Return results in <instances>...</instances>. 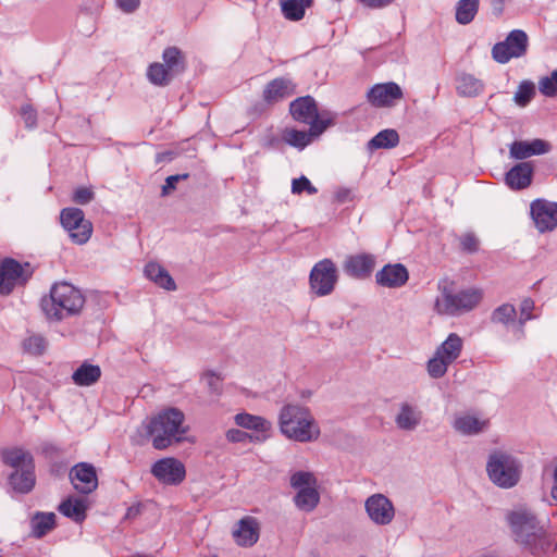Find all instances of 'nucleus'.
I'll use <instances>...</instances> for the list:
<instances>
[{
	"mask_svg": "<svg viewBox=\"0 0 557 557\" xmlns=\"http://www.w3.org/2000/svg\"><path fill=\"white\" fill-rule=\"evenodd\" d=\"M507 521L516 542L531 555L541 556L555 550L554 540L543 531L530 510L524 508L513 510L507 515Z\"/></svg>",
	"mask_w": 557,
	"mask_h": 557,
	"instance_id": "f257e3e1",
	"label": "nucleus"
},
{
	"mask_svg": "<svg viewBox=\"0 0 557 557\" xmlns=\"http://www.w3.org/2000/svg\"><path fill=\"white\" fill-rule=\"evenodd\" d=\"M278 428L285 437L299 443L314 442L321 433L310 409L297 403L286 404L281 408Z\"/></svg>",
	"mask_w": 557,
	"mask_h": 557,
	"instance_id": "f03ea898",
	"label": "nucleus"
},
{
	"mask_svg": "<svg viewBox=\"0 0 557 557\" xmlns=\"http://www.w3.org/2000/svg\"><path fill=\"white\" fill-rule=\"evenodd\" d=\"M185 416L177 408H168L152 417L147 424V433L152 440V446L162 450L181 443L188 432L184 424Z\"/></svg>",
	"mask_w": 557,
	"mask_h": 557,
	"instance_id": "7ed1b4c3",
	"label": "nucleus"
},
{
	"mask_svg": "<svg viewBox=\"0 0 557 557\" xmlns=\"http://www.w3.org/2000/svg\"><path fill=\"white\" fill-rule=\"evenodd\" d=\"M85 305L83 293L67 282H59L51 286L49 297L41 300L46 317L52 321H62L81 313Z\"/></svg>",
	"mask_w": 557,
	"mask_h": 557,
	"instance_id": "20e7f679",
	"label": "nucleus"
},
{
	"mask_svg": "<svg viewBox=\"0 0 557 557\" xmlns=\"http://www.w3.org/2000/svg\"><path fill=\"white\" fill-rule=\"evenodd\" d=\"M486 471L495 485L510 488L520 480L521 463L512 455L495 450L488 456Z\"/></svg>",
	"mask_w": 557,
	"mask_h": 557,
	"instance_id": "39448f33",
	"label": "nucleus"
},
{
	"mask_svg": "<svg viewBox=\"0 0 557 557\" xmlns=\"http://www.w3.org/2000/svg\"><path fill=\"white\" fill-rule=\"evenodd\" d=\"M482 299L479 289L470 288L453 294L446 288L435 301V309L440 314L459 315L474 309Z\"/></svg>",
	"mask_w": 557,
	"mask_h": 557,
	"instance_id": "423d86ee",
	"label": "nucleus"
},
{
	"mask_svg": "<svg viewBox=\"0 0 557 557\" xmlns=\"http://www.w3.org/2000/svg\"><path fill=\"white\" fill-rule=\"evenodd\" d=\"M289 112L297 122L311 126L312 134L321 135L332 123L319 115L315 100L311 96L299 97L290 102Z\"/></svg>",
	"mask_w": 557,
	"mask_h": 557,
	"instance_id": "0eeeda50",
	"label": "nucleus"
},
{
	"mask_svg": "<svg viewBox=\"0 0 557 557\" xmlns=\"http://www.w3.org/2000/svg\"><path fill=\"white\" fill-rule=\"evenodd\" d=\"M528 45L527 33L521 29H513L504 41L493 46L492 57L496 62L505 64L513 58L523 57L527 53Z\"/></svg>",
	"mask_w": 557,
	"mask_h": 557,
	"instance_id": "6e6552de",
	"label": "nucleus"
},
{
	"mask_svg": "<svg viewBox=\"0 0 557 557\" xmlns=\"http://www.w3.org/2000/svg\"><path fill=\"white\" fill-rule=\"evenodd\" d=\"M61 224L69 233L70 238L77 245L87 243L92 233L91 223L85 219L83 210L65 208L61 211Z\"/></svg>",
	"mask_w": 557,
	"mask_h": 557,
	"instance_id": "1a4fd4ad",
	"label": "nucleus"
},
{
	"mask_svg": "<svg viewBox=\"0 0 557 557\" xmlns=\"http://www.w3.org/2000/svg\"><path fill=\"white\" fill-rule=\"evenodd\" d=\"M309 282L315 295H330L337 282V270L334 262L330 259H323L315 263L310 272Z\"/></svg>",
	"mask_w": 557,
	"mask_h": 557,
	"instance_id": "9d476101",
	"label": "nucleus"
},
{
	"mask_svg": "<svg viewBox=\"0 0 557 557\" xmlns=\"http://www.w3.org/2000/svg\"><path fill=\"white\" fill-rule=\"evenodd\" d=\"M32 273L18 261L5 258L0 262V294L10 295L16 285H24Z\"/></svg>",
	"mask_w": 557,
	"mask_h": 557,
	"instance_id": "9b49d317",
	"label": "nucleus"
},
{
	"mask_svg": "<svg viewBox=\"0 0 557 557\" xmlns=\"http://www.w3.org/2000/svg\"><path fill=\"white\" fill-rule=\"evenodd\" d=\"M153 476L169 485H177L184 481L186 475L185 466L176 458L168 457L156 461L152 465Z\"/></svg>",
	"mask_w": 557,
	"mask_h": 557,
	"instance_id": "f8f14e48",
	"label": "nucleus"
},
{
	"mask_svg": "<svg viewBox=\"0 0 557 557\" xmlns=\"http://www.w3.org/2000/svg\"><path fill=\"white\" fill-rule=\"evenodd\" d=\"M370 520L377 525L389 524L395 517L393 503L383 494H373L364 503Z\"/></svg>",
	"mask_w": 557,
	"mask_h": 557,
	"instance_id": "ddd939ff",
	"label": "nucleus"
},
{
	"mask_svg": "<svg viewBox=\"0 0 557 557\" xmlns=\"http://www.w3.org/2000/svg\"><path fill=\"white\" fill-rule=\"evenodd\" d=\"M531 216L539 232H550L557 226V202L536 199L531 203Z\"/></svg>",
	"mask_w": 557,
	"mask_h": 557,
	"instance_id": "4468645a",
	"label": "nucleus"
},
{
	"mask_svg": "<svg viewBox=\"0 0 557 557\" xmlns=\"http://www.w3.org/2000/svg\"><path fill=\"white\" fill-rule=\"evenodd\" d=\"M403 97L400 86L394 82L376 84L367 92L368 101L375 108L393 107Z\"/></svg>",
	"mask_w": 557,
	"mask_h": 557,
	"instance_id": "2eb2a0df",
	"label": "nucleus"
},
{
	"mask_svg": "<svg viewBox=\"0 0 557 557\" xmlns=\"http://www.w3.org/2000/svg\"><path fill=\"white\" fill-rule=\"evenodd\" d=\"M70 480L74 488L82 494H90L98 486L96 469L87 462L75 465L70 471Z\"/></svg>",
	"mask_w": 557,
	"mask_h": 557,
	"instance_id": "dca6fc26",
	"label": "nucleus"
},
{
	"mask_svg": "<svg viewBox=\"0 0 557 557\" xmlns=\"http://www.w3.org/2000/svg\"><path fill=\"white\" fill-rule=\"evenodd\" d=\"M375 257L371 253H358L346 258L344 271L351 277L366 278L371 275L375 267Z\"/></svg>",
	"mask_w": 557,
	"mask_h": 557,
	"instance_id": "f3484780",
	"label": "nucleus"
},
{
	"mask_svg": "<svg viewBox=\"0 0 557 557\" xmlns=\"http://www.w3.org/2000/svg\"><path fill=\"white\" fill-rule=\"evenodd\" d=\"M408 278V270L401 263L386 264L375 274L376 283L387 288L401 287Z\"/></svg>",
	"mask_w": 557,
	"mask_h": 557,
	"instance_id": "a211bd4d",
	"label": "nucleus"
},
{
	"mask_svg": "<svg viewBox=\"0 0 557 557\" xmlns=\"http://www.w3.org/2000/svg\"><path fill=\"white\" fill-rule=\"evenodd\" d=\"M550 150V145L540 138L528 140H515L509 146V156L516 160H524L532 156H541Z\"/></svg>",
	"mask_w": 557,
	"mask_h": 557,
	"instance_id": "6ab92c4d",
	"label": "nucleus"
},
{
	"mask_svg": "<svg viewBox=\"0 0 557 557\" xmlns=\"http://www.w3.org/2000/svg\"><path fill=\"white\" fill-rule=\"evenodd\" d=\"M423 413L418 405L403 401L398 405V412L395 416V424L401 431H414L422 421Z\"/></svg>",
	"mask_w": 557,
	"mask_h": 557,
	"instance_id": "aec40b11",
	"label": "nucleus"
},
{
	"mask_svg": "<svg viewBox=\"0 0 557 557\" xmlns=\"http://www.w3.org/2000/svg\"><path fill=\"white\" fill-rule=\"evenodd\" d=\"M296 92V85L292 79L277 77L269 82L263 90V99L268 103H276Z\"/></svg>",
	"mask_w": 557,
	"mask_h": 557,
	"instance_id": "412c9836",
	"label": "nucleus"
},
{
	"mask_svg": "<svg viewBox=\"0 0 557 557\" xmlns=\"http://www.w3.org/2000/svg\"><path fill=\"white\" fill-rule=\"evenodd\" d=\"M233 537L240 546H252L259 539V524L253 517H245L237 522Z\"/></svg>",
	"mask_w": 557,
	"mask_h": 557,
	"instance_id": "4be33fe9",
	"label": "nucleus"
},
{
	"mask_svg": "<svg viewBox=\"0 0 557 557\" xmlns=\"http://www.w3.org/2000/svg\"><path fill=\"white\" fill-rule=\"evenodd\" d=\"M533 165L530 162H520L506 174V184L515 190L529 187L533 177Z\"/></svg>",
	"mask_w": 557,
	"mask_h": 557,
	"instance_id": "5701e85b",
	"label": "nucleus"
},
{
	"mask_svg": "<svg viewBox=\"0 0 557 557\" xmlns=\"http://www.w3.org/2000/svg\"><path fill=\"white\" fill-rule=\"evenodd\" d=\"M456 90L461 97L474 98L484 90V84L472 74L462 73L456 78Z\"/></svg>",
	"mask_w": 557,
	"mask_h": 557,
	"instance_id": "b1692460",
	"label": "nucleus"
},
{
	"mask_svg": "<svg viewBox=\"0 0 557 557\" xmlns=\"http://www.w3.org/2000/svg\"><path fill=\"white\" fill-rule=\"evenodd\" d=\"M34 470L35 466H30L29 469L26 467L20 470H15L13 473H11L9 480L14 491L26 494L34 488L36 482Z\"/></svg>",
	"mask_w": 557,
	"mask_h": 557,
	"instance_id": "393cba45",
	"label": "nucleus"
},
{
	"mask_svg": "<svg viewBox=\"0 0 557 557\" xmlns=\"http://www.w3.org/2000/svg\"><path fill=\"white\" fill-rule=\"evenodd\" d=\"M100 376L101 369L99 366L84 362L73 372L72 380L78 386H90L97 383Z\"/></svg>",
	"mask_w": 557,
	"mask_h": 557,
	"instance_id": "a878e982",
	"label": "nucleus"
},
{
	"mask_svg": "<svg viewBox=\"0 0 557 557\" xmlns=\"http://www.w3.org/2000/svg\"><path fill=\"white\" fill-rule=\"evenodd\" d=\"M144 272L147 278L152 281L158 286L168 290H174L176 288L175 282L172 278V276L160 264L150 262L145 267Z\"/></svg>",
	"mask_w": 557,
	"mask_h": 557,
	"instance_id": "bb28decb",
	"label": "nucleus"
},
{
	"mask_svg": "<svg viewBox=\"0 0 557 557\" xmlns=\"http://www.w3.org/2000/svg\"><path fill=\"white\" fill-rule=\"evenodd\" d=\"M462 346V338L456 333H450L437 347L436 352L451 364L460 356Z\"/></svg>",
	"mask_w": 557,
	"mask_h": 557,
	"instance_id": "cd10ccee",
	"label": "nucleus"
},
{
	"mask_svg": "<svg viewBox=\"0 0 557 557\" xmlns=\"http://www.w3.org/2000/svg\"><path fill=\"white\" fill-rule=\"evenodd\" d=\"M163 65L171 72L173 76H176L185 71L186 60L181 49L177 47H168L162 53Z\"/></svg>",
	"mask_w": 557,
	"mask_h": 557,
	"instance_id": "c85d7f7f",
	"label": "nucleus"
},
{
	"mask_svg": "<svg viewBox=\"0 0 557 557\" xmlns=\"http://www.w3.org/2000/svg\"><path fill=\"white\" fill-rule=\"evenodd\" d=\"M487 425V420H480L471 414H462L455 419L454 428L463 435H474L482 432Z\"/></svg>",
	"mask_w": 557,
	"mask_h": 557,
	"instance_id": "c756f323",
	"label": "nucleus"
},
{
	"mask_svg": "<svg viewBox=\"0 0 557 557\" xmlns=\"http://www.w3.org/2000/svg\"><path fill=\"white\" fill-rule=\"evenodd\" d=\"M58 510L75 522H82L86 518L87 507L84 499L70 497L59 505Z\"/></svg>",
	"mask_w": 557,
	"mask_h": 557,
	"instance_id": "7c9ffc66",
	"label": "nucleus"
},
{
	"mask_svg": "<svg viewBox=\"0 0 557 557\" xmlns=\"http://www.w3.org/2000/svg\"><path fill=\"white\" fill-rule=\"evenodd\" d=\"M294 502L299 510L306 512L314 510L320 502V494L317 486H306V488H301L295 495Z\"/></svg>",
	"mask_w": 557,
	"mask_h": 557,
	"instance_id": "2f4dec72",
	"label": "nucleus"
},
{
	"mask_svg": "<svg viewBox=\"0 0 557 557\" xmlns=\"http://www.w3.org/2000/svg\"><path fill=\"white\" fill-rule=\"evenodd\" d=\"M234 420L238 426L257 432H268L272 426L271 422L267 419L247 412L237 413Z\"/></svg>",
	"mask_w": 557,
	"mask_h": 557,
	"instance_id": "473e14b6",
	"label": "nucleus"
},
{
	"mask_svg": "<svg viewBox=\"0 0 557 557\" xmlns=\"http://www.w3.org/2000/svg\"><path fill=\"white\" fill-rule=\"evenodd\" d=\"M491 322L494 324H500L505 327H510L517 324V310L511 304H503L496 307L491 313Z\"/></svg>",
	"mask_w": 557,
	"mask_h": 557,
	"instance_id": "72a5a7b5",
	"label": "nucleus"
},
{
	"mask_svg": "<svg viewBox=\"0 0 557 557\" xmlns=\"http://www.w3.org/2000/svg\"><path fill=\"white\" fill-rule=\"evenodd\" d=\"M280 4L285 18L299 21L304 17L306 9L311 7L312 0H280Z\"/></svg>",
	"mask_w": 557,
	"mask_h": 557,
	"instance_id": "f704fd0d",
	"label": "nucleus"
},
{
	"mask_svg": "<svg viewBox=\"0 0 557 557\" xmlns=\"http://www.w3.org/2000/svg\"><path fill=\"white\" fill-rule=\"evenodd\" d=\"M399 144V135L395 129L386 128L379 132L368 143L369 150L376 149H389L394 148Z\"/></svg>",
	"mask_w": 557,
	"mask_h": 557,
	"instance_id": "c9c22d12",
	"label": "nucleus"
},
{
	"mask_svg": "<svg viewBox=\"0 0 557 557\" xmlns=\"http://www.w3.org/2000/svg\"><path fill=\"white\" fill-rule=\"evenodd\" d=\"M3 461L15 470H20L23 468L34 466L33 456L21 449L13 448L3 453Z\"/></svg>",
	"mask_w": 557,
	"mask_h": 557,
	"instance_id": "e433bc0d",
	"label": "nucleus"
},
{
	"mask_svg": "<svg viewBox=\"0 0 557 557\" xmlns=\"http://www.w3.org/2000/svg\"><path fill=\"white\" fill-rule=\"evenodd\" d=\"M480 0H460L456 5V21L466 25L473 21L479 10Z\"/></svg>",
	"mask_w": 557,
	"mask_h": 557,
	"instance_id": "4c0bfd02",
	"label": "nucleus"
},
{
	"mask_svg": "<svg viewBox=\"0 0 557 557\" xmlns=\"http://www.w3.org/2000/svg\"><path fill=\"white\" fill-rule=\"evenodd\" d=\"M147 77L153 85L166 86L170 84L174 76L162 63L154 62L149 65Z\"/></svg>",
	"mask_w": 557,
	"mask_h": 557,
	"instance_id": "58836bf2",
	"label": "nucleus"
},
{
	"mask_svg": "<svg viewBox=\"0 0 557 557\" xmlns=\"http://www.w3.org/2000/svg\"><path fill=\"white\" fill-rule=\"evenodd\" d=\"M319 135L312 134L311 127L309 128V132L306 131H297V129H286L284 132V140L296 148H305L311 143V139L313 137H318Z\"/></svg>",
	"mask_w": 557,
	"mask_h": 557,
	"instance_id": "ea45409f",
	"label": "nucleus"
},
{
	"mask_svg": "<svg viewBox=\"0 0 557 557\" xmlns=\"http://www.w3.org/2000/svg\"><path fill=\"white\" fill-rule=\"evenodd\" d=\"M54 519L55 516L52 512L37 513L32 521L34 535L36 537L44 536L54 527Z\"/></svg>",
	"mask_w": 557,
	"mask_h": 557,
	"instance_id": "a19ab883",
	"label": "nucleus"
},
{
	"mask_svg": "<svg viewBox=\"0 0 557 557\" xmlns=\"http://www.w3.org/2000/svg\"><path fill=\"white\" fill-rule=\"evenodd\" d=\"M535 95V86L530 81H523L515 92L513 100L519 107H525Z\"/></svg>",
	"mask_w": 557,
	"mask_h": 557,
	"instance_id": "79ce46f5",
	"label": "nucleus"
},
{
	"mask_svg": "<svg viewBox=\"0 0 557 557\" xmlns=\"http://www.w3.org/2000/svg\"><path fill=\"white\" fill-rule=\"evenodd\" d=\"M535 308V302L532 298L527 297L522 299L520 304V315L518 318V331L520 335H523V327L525 323L530 320L535 319V317L532 314V311Z\"/></svg>",
	"mask_w": 557,
	"mask_h": 557,
	"instance_id": "37998d69",
	"label": "nucleus"
},
{
	"mask_svg": "<svg viewBox=\"0 0 557 557\" xmlns=\"http://www.w3.org/2000/svg\"><path fill=\"white\" fill-rule=\"evenodd\" d=\"M449 364V362H446V360L435 351L434 357L428 362V372L431 377L440 379L445 375Z\"/></svg>",
	"mask_w": 557,
	"mask_h": 557,
	"instance_id": "c03bdc74",
	"label": "nucleus"
},
{
	"mask_svg": "<svg viewBox=\"0 0 557 557\" xmlns=\"http://www.w3.org/2000/svg\"><path fill=\"white\" fill-rule=\"evenodd\" d=\"M290 485L298 492L306 486H317V479L311 472L297 471L290 478Z\"/></svg>",
	"mask_w": 557,
	"mask_h": 557,
	"instance_id": "a18cd8bd",
	"label": "nucleus"
},
{
	"mask_svg": "<svg viewBox=\"0 0 557 557\" xmlns=\"http://www.w3.org/2000/svg\"><path fill=\"white\" fill-rule=\"evenodd\" d=\"M539 90L546 97H554L557 94V70L550 76L542 77L539 81Z\"/></svg>",
	"mask_w": 557,
	"mask_h": 557,
	"instance_id": "49530a36",
	"label": "nucleus"
},
{
	"mask_svg": "<svg viewBox=\"0 0 557 557\" xmlns=\"http://www.w3.org/2000/svg\"><path fill=\"white\" fill-rule=\"evenodd\" d=\"M304 191L309 195H314L318 193V189L305 175H301L300 177L294 178L292 181V193L295 195H300Z\"/></svg>",
	"mask_w": 557,
	"mask_h": 557,
	"instance_id": "de8ad7c7",
	"label": "nucleus"
},
{
	"mask_svg": "<svg viewBox=\"0 0 557 557\" xmlns=\"http://www.w3.org/2000/svg\"><path fill=\"white\" fill-rule=\"evenodd\" d=\"M24 348L33 355H40L46 348L45 338L39 335L29 336L24 341Z\"/></svg>",
	"mask_w": 557,
	"mask_h": 557,
	"instance_id": "09e8293b",
	"label": "nucleus"
},
{
	"mask_svg": "<svg viewBox=\"0 0 557 557\" xmlns=\"http://www.w3.org/2000/svg\"><path fill=\"white\" fill-rule=\"evenodd\" d=\"M461 249L466 252L473 253L479 250V239L474 233L468 232L459 238Z\"/></svg>",
	"mask_w": 557,
	"mask_h": 557,
	"instance_id": "8fccbe9b",
	"label": "nucleus"
},
{
	"mask_svg": "<svg viewBox=\"0 0 557 557\" xmlns=\"http://www.w3.org/2000/svg\"><path fill=\"white\" fill-rule=\"evenodd\" d=\"M21 116L27 128H34L37 125V113L30 104H24L21 108Z\"/></svg>",
	"mask_w": 557,
	"mask_h": 557,
	"instance_id": "3c124183",
	"label": "nucleus"
},
{
	"mask_svg": "<svg viewBox=\"0 0 557 557\" xmlns=\"http://www.w3.org/2000/svg\"><path fill=\"white\" fill-rule=\"evenodd\" d=\"M95 197V193L91 188L88 187H79L74 191L73 201L78 205H87Z\"/></svg>",
	"mask_w": 557,
	"mask_h": 557,
	"instance_id": "603ef678",
	"label": "nucleus"
},
{
	"mask_svg": "<svg viewBox=\"0 0 557 557\" xmlns=\"http://www.w3.org/2000/svg\"><path fill=\"white\" fill-rule=\"evenodd\" d=\"M189 174H176L170 175L165 180V184L162 186V196L169 195L172 190L176 188V184L188 178Z\"/></svg>",
	"mask_w": 557,
	"mask_h": 557,
	"instance_id": "864d4df0",
	"label": "nucleus"
},
{
	"mask_svg": "<svg viewBox=\"0 0 557 557\" xmlns=\"http://www.w3.org/2000/svg\"><path fill=\"white\" fill-rule=\"evenodd\" d=\"M226 438L231 443H242V442H246L248 438H251V436L242 430L230 429L226 432Z\"/></svg>",
	"mask_w": 557,
	"mask_h": 557,
	"instance_id": "5fc2aeb1",
	"label": "nucleus"
},
{
	"mask_svg": "<svg viewBox=\"0 0 557 557\" xmlns=\"http://www.w3.org/2000/svg\"><path fill=\"white\" fill-rule=\"evenodd\" d=\"M205 379L207 384L212 393L219 394L221 391V377L215 375L212 372H208L205 374Z\"/></svg>",
	"mask_w": 557,
	"mask_h": 557,
	"instance_id": "6e6d98bb",
	"label": "nucleus"
},
{
	"mask_svg": "<svg viewBox=\"0 0 557 557\" xmlns=\"http://www.w3.org/2000/svg\"><path fill=\"white\" fill-rule=\"evenodd\" d=\"M117 7L125 13L134 12L140 4V0H116Z\"/></svg>",
	"mask_w": 557,
	"mask_h": 557,
	"instance_id": "4d7b16f0",
	"label": "nucleus"
},
{
	"mask_svg": "<svg viewBox=\"0 0 557 557\" xmlns=\"http://www.w3.org/2000/svg\"><path fill=\"white\" fill-rule=\"evenodd\" d=\"M335 198L341 203L347 202L352 199L351 190L348 188H339L335 193Z\"/></svg>",
	"mask_w": 557,
	"mask_h": 557,
	"instance_id": "13d9d810",
	"label": "nucleus"
},
{
	"mask_svg": "<svg viewBox=\"0 0 557 557\" xmlns=\"http://www.w3.org/2000/svg\"><path fill=\"white\" fill-rule=\"evenodd\" d=\"M366 7L372 8V9H379L383 7H387L391 4L394 0H360Z\"/></svg>",
	"mask_w": 557,
	"mask_h": 557,
	"instance_id": "bf43d9fd",
	"label": "nucleus"
},
{
	"mask_svg": "<svg viewBox=\"0 0 557 557\" xmlns=\"http://www.w3.org/2000/svg\"><path fill=\"white\" fill-rule=\"evenodd\" d=\"M550 495L553 499L557 502V467L555 468L554 471V484L550 491Z\"/></svg>",
	"mask_w": 557,
	"mask_h": 557,
	"instance_id": "052dcab7",
	"label": "nucleus"
},
{
	"mask_svg": "<svg viewBox=\"0 0 557 557\" xmlns=\"http://www.w3.org/2000/svg\"><path fill=\"white\" fill-rule=\"evenodd\" d=\"M139 507H136V506H132L127 509L126 511V515H125V518L126 519H131V518H135L138 513H139Z\"/></svg>",
	"mask_w": 557,
	"mask_h": 557,
	"instance_id": "680f3d73",
	"label": "nucleus"
},
{
	"mask_svg": "<svg viewBox=\"0 0 557 557\" xmlns=\"http://www.w3.org/2000/svg\"><path fill=\"white\" fill-rule=\"evenodd\" d=\"M504 3L505 0H493L492 2L493 7L497 9L499 12H502Z\"/></svg>",
	"mask_w": 557,
	"mask_h": 557,
	"instance_id": "e2e57ef3",
	"label": "nucleus"
}]
</instances>
